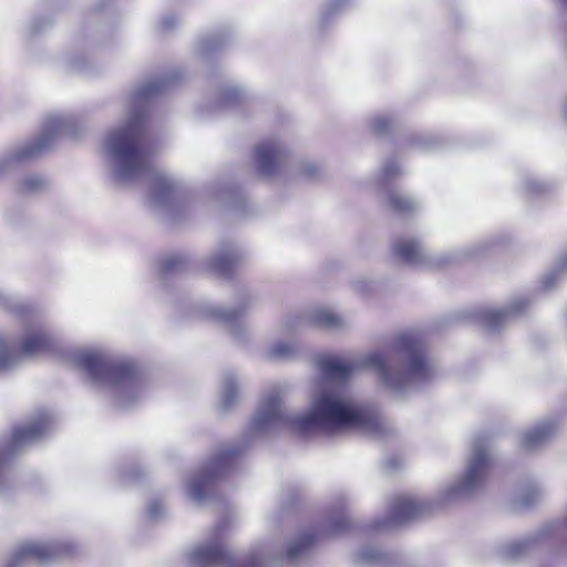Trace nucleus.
Returning a JSON list of instances; mask_svg holds the SVG:
<instances>
[{
    "instance_id": "1",
    "label": "nucleus",
    "mask_w": 567,
    "mask_h": 567,
    "mask_svg": "<svg viewBox=\"0 0 567 567\" xmlns=\"http://www.w3.org/2000/svg\"><path fill=\"white\" fill-rule=\"evenodd\" d=\"M177 71L141 83L128 96L125 122L111 130L103 142L109 178L114 186L127 187L141 181L150 185L148 200L156 209L174 219L183 208L175 181L157 168L146 141L147 104L179 80Z\"/></svg>"
},
{
    "instance_id": "2",
    "label": "nucleus",
    "mask_w": 567,
    "mask_h": 567,
    "mask_svg": "<svg viewBox=\"0 0 567 567\" xmlns=\"http://www.w3.org/2000/svg\"><path fill=\"white\" fill-rule=\"evenodd\" d=\"M74 363L100 385L115 390V405L120 409L132 406L142 394L138 365L126 359H118L102 349H82L72 354Z\"/></svg>"
},
{
    "instance_id": "3",
    "label": "nucleus",
    "mask_w": 567,
    "mask_h": 567,
    "mask_svg": "<svg viewBox=\"0 0 567 567\" xmlns=\"http://www.w3.org/2000/svg\"><path fill=\"white\" fill-rule=\"evenodd\" d=\"M394 352L404 361V368L396 369L390 354L374 352L369 354L363 365L375 370L384 382L401 389L412 381H422L431 377V368L425 358V346L419 333L406 331L394 341Z\"/></svg>"
},
{
    "instance_id": "4",
    "label": "nucleus",
    "mask_w": 567,
    "mask_h": 567,
    "mask_svg": "<svg viewBox=\"0 0 567 567\" xmlns=\"http://www.w3.org/2000/svg\"><path fill=\"white\" fill-rule=\"evenodd\" d=\"M248 450V439L230 443L213 454L199 468L187 474L184 489L196 505H202L213 496V486L219 480L237 471L239 460Z\"/></svg>"
},
{
    "instance_id": "5",
    "label": "nucleus",
    "mask_w": 567,
    "mask_h": 567,
    "mask_svg": "<svg viewBox=\"0 0 567 567\" xmlns=\"http://www.w3.org/2000/svg\"><path fill=\"white\" fill-rule=\"evenodd\" d=\"M0 307L19 316H31V308L20 299L0 292ZM53 347V338L49 330L39 321L32 320L25 328L20 350L8 347L0 338V374L8 373L20 367L25 359L48 352Z\"/></svg>"
},
{
    "instance_id": "6",
    "label": "nucleus",
    "mask_w": 567,
    "mask_h": 567,
    "mask_svg": "<svg viewBox=\"0 0 567 567\" xmlns=\"http://www.w3.org/2000/svg\"><path fill=\"white\" fill-rule=\"evenodd\" d=\"M367 422L365 413L342 402L330 392L321 393L310 413L295 420L293 424L302 436L333 432L346 427H361Z\"/></svg>"
},
{
    "instance_id": "7",
    "label": "nucleus",
    "mask_w": 567,
    "mask_h": 567,
    "mask_svg": "<svg viewBox=\"0 0 567 567\" xmlns=\"http://www.w3.org/2000/svg\"><path fill=\"white\" fill-rule=\"evenodd\" d=\"M80 134L76 118L70 114H54L47 118L41 135L34 141L13 151L0 161V174L12 163L27 162L38 157L59 136L76 137Z\"/></svg>"
},
{
    "instance_id": "8",
    "label": "nucleus",
    "mask_w": 567,
    "mask_h": 567,
    "mask_svg": "<svg viewBox=\"0 0 567 567\" xmlns=\"http://www.w3.org/2000/svg\"><path fill=\"white\" fill-rule=\"evenodd\" d=\"M51 423V415L48 412H41L35 420L14 427L10 440L4 445L0 444V493L10 487L7 473L8 458L44 437L50 431Z\"/></svg>"
},
{
    "instance_id": "9",
    "label": "nucleus",
    "mask_w": 567,
    "mask_h": 567,
    "mask_svg": "<svg viewBox=\"0 0 567 567\" xmlns=\"http://www.w3.org/2000/svg\"><path fill=\"white\" fill-rule=\"evenodd\" d=\"M245 260V246L235 238H221L204 257L203 268L216 278L234 281Z\"/></svg>"
},
{
    "instance_id": "10",
    "label": "nucleus",
    "mask_w": 567,
    "mask_h": 567,
    "mask_svg": "<svg viewBox=\"0 0 567 567\" xmlns=\"http://www.w3.org/2000/svg\"><path fill=\"white\" fill-rule=\"evenodd\" d=\"M246 312L247 298L243 296L238 303L230 308H224L208 301H202L195 307V316L224 322L231 338L239 344H246Z\"/></svg>"
},
{
    "instance_id": "11",
    "label": "nucleus",
    "mask_w": 567,
    "mask_h": 567,
    "mask_svg": "<svg viewBox=\"0 0 567 567\" xmlns=\"http://www.w3.org/2000/svg\"><path fill=\"white\" fill-rule=\"evenodd\" d=\"M69 551L70 545L62 542H27L16 549L6 567H22L29 560L45 564Z\"/></svg>"
},
{
    "instance_id": "12",
    "label": "nucleus",
    "mask_w": 567,
    "mask_h": 567,
    "mask_svg": "<svg viewBox=\"0 0 567 567\" xmlns=\"http://www.w3.org/2000/svg\"><path fill=\"white\" fill-rule=\"evenodd\" d=\"M189 567H248L245 561H237L218 543H203L188 551Z\"/></svg>"
},
{
    "instance_id": "13",
    "label": "nucleus",
    "mask_w": 567,
    "mask_h": 567,
    "mask_svg": "<svg viewBox=\"0 0 567 567\" xmlns=\"http://www.w3.org/2000/svg\"><path fill=\"white\" fill-rule=\"evenodd\" d=\"M492 462L485 446L477 442L463 480L453 488L452 494L473 492L486 481Z\"/></svg>"
},
{
    "instance_id": "14",
    "label": "nucleus",
    "mask_w": 567,
    "mask_h": 567,
    "mask_svg": "<svg viewBox=\"0 0 567 567\" xmlns=\"http://www.w3.org/2000/svg\"><path fill=\"white\" fill-rule=\"evenodd\" d=\"M288 153L276 141L264 142L255 151L258 173L265 177H272L281 173L288 163Z\"/></svg>"
},
{
    "instance_id": "15",
    "label": "nucleus",
    "mask_w": 567,
    "mask_h": 567,
    "mask_svg": "<svg viewBox=\"0 0 567 567\" xmlns=\"http://www.w3.org/2000/svg\"><path fill=\"white\" fill-rule=\"evenodd\" d=\"M430 507V504L426 502L409 495H398L391 503L389 523L396 525L420 518Z\"/></svg>"
},
{
    "instance_id": "16",
    "label": "nucleus",
    "mask_w": 567,
    "mask_h": 567,
    "mask_svg": "<svg viewBox=\"0 0 567 567\" xmlns=\"http://www.w3.org/2000/svg\"><path fill=\"white\" fill-rule=\"evenodd\" d=\"M188 262V257L182 252L163 257L157 268L158 280L163 287H167L171 279L182 274L187 268Z\"/></svg>"
},
{
    "instance_id": "17",
    "label": "nucleus",
    "mask_w": 567,
    "mask_h": 567,
    "mask_svg": "<svg viewBox=\"0 0 567 567\" xmlns=\"http://www.w3.org/2000/svg\"><path fill=\"white\" fill-rule=\"evenodd\" d=\"M238 378L235 372H225L220 382V393L218 400V411L220 413L229 412L238 402Z\"/></svg>"
},
{
    "instance_id": "18",
    "label": "nucleus",
    "mask_w": 567,
    "mask_h": 567,
    "mask_svg": "<svg viewBox=\"0 0 567 567\" xmlns=\"http://www.w3.org/2000/svg\"><path fill=\"white\" fill-rule=\"evenodd\" d=\"M318 365L322 374L332 381H348L355 368L332 355L320 357Z\"/></svg>"
},
{
    "instance_id": "19",
    "label": "nucleus",
    "mask_w": 567,
    "mask_h": 567,
    "mask_svg": "<svg viewBox=\"0 0 567 567\" xmlns=\"http://www.w3.org/2000/svg\"><path fill=\"white\" fill-rule=\"evenodd\" d=\"M245 97V92L241 87L233 83L224 84L216 96L215 110L226 111L237 107Z\"/></svg>"
},
{
    "instance_id": "20",
    "label": "nucleus",
    "mask_w": 567,
    "mask_h": 567,
    "mask_svg": "<svg viewBox=\"0 0 567 567\" xmlns=\"http://www.w3.org/2000/svg\"><path fill=\"white\" fill-rule=\"evenodd\" d=\"M320 533L317 528L303 532L292 544H290L286 551L288 560H295L301 554L311 548L319 539Z\"/></svg>"
},
{
    "instance_id": "21",
    "label": "nucleus",
    "mask_w": 567,
    "mask_h": 567,
    "mask_svg": "<svg viewBox=\"0 0 567 567\" xmlns=\"http://www.w3.org/2000/svg\"><path fill=\"white\" fill-rule=\"evenodd\" d=\"M209 193L229 206L238 205L239 188L233 182L216 183L209 187Z\"/></svg>"
},
{
    "instance_id": "22",
    "label": "nucleus",
    "mask_w": 567,
    "mask_h": 567,
    "mask_svg": "<svg viewBox=\"0 0 567 567\" xmlns=\"http://www.w3.org/2000/svg\"><path fill=\"white\" fill-rule=\"evenodd\" d=\"M393 250L402 261L414 264L420 259V246L415 240L399 239L395 241Z\"/></svg>"
},
{
    "instance_id": "23",
    "label": "nucleus",
    "mask_w": 567,
    "mask_h": 567,
    "mask_svg": "<svg viewBox=\"0 0 567 567\" xmlns=\"http://www.w3.org/2000/svg\"><path fill=\"white\" fill-rule=\"evenodd\" d=\"M554 433V426L550 423H544L537 425L529 432H527L523 437V445L526 449L535 447L538 444L543 443L546 439L551 436Z\"/></svg>"
},
{
    "instance_id": "24",
    "label": "nucleus",
    "mask_w": 567,
    "mask_h": 567,
    "mask_svg": "<svg viewBox=\"0 0 567 567\" xmlns=\"http://www.w3.org/2000/svg\"><path fill=\"white\" fill-rule=\"evenodd\" d=\"M45 179L39 175H30L22 179L20 190L23 194H33L43 189Z\"/></svg>"
},
{
    "instance_id": "25",
    "label": "nucleus",
    "mask_w": 567,
    "mask_h": 567,
    "mask_svg": "<svg viewBox=\"0 0 567 567\" xmlns=\"http://www.w3.org/2000/svg\"><path fill=\"white\" fill-rule=\"evenodd\" d=\"M506 317V310L486 309L481 313L482 321L491 328L501 326L505 321Z\"/></svg>"
},
{
    "instance_id": "26",
    "label": "nucleus",
    "mask_w": 567,
    "mask_h": 567,
    "mask_svg": "<svg viewBox=\"0 0 567 567\" xmlns=\"http://www.w3.org/2000/svg\"><path fill=\"white\" fill-rule=\"evenodd\" d=\"M313 321L321 328H336L341 323V319L337 315L324 310L318 311L313 317Z\"/></svg>"
},
{
    "instance_id": "27",
    "label": "nucleus",
    "mask_w": 567,
    "mask_h": 567,
    "mask_svg": "<svg viewBox=\"0 0 567 567\" xmlns=\"http://www.w3.org/2000/svg\"><path fill=\"white\" fill-rule=\"evenodd\" d=\"M389 205L391 209L396 213H408L413 208L411 200L399 194H392L389 197Z\"/></svg>"
},
{
    "instance_id": "28",
    "label": "nucleus",
    "mask_w": 567,
    "mask_h": 567,
    "mask_svg": "<svg viewBox=\"0 0 567 567\" xmlns=\"http://www.w3.org/2000/svg\"><path fill=\"white\" fill-rule=\"evenodd\" d=\"M350 528V522L344 515L333 519L328 526L326 533L329 535H338Z\"/></svg>"
},
{
    "instance_id": "29",
    "label": "nucleus",
    "mask_w": 567,
    "mask_h": 567,
    "mask_svg": "<svg viewBox=\"0 0 567 567\" xmlns=\"http://www.w3.org/2000/svg\"><path fill=\"white\" fill-rule=\"evenodd\" d=\"M221 45V41L218 37H209L202 39L198 42V51L200 54H207Z\"/></svg>"
},
{
    "instance_id": "30",
    "label": "nucleus",
    "mask_w": 567,
    "mask_h": 567,
    "mask_svg": "<svg viewBox=\"0 0 567 567\" xmlns=\"http://www.w3.org/2000/svg\"><path fill=\"white\" fill-rule=\"evenodd\" d=\"M164 505L159 501L152 499L147 504V516L154 520L159 519L164 515Z\"/></svg>"
},
{
    "instance_id": "31",
    "label": "nucleus",
    "mask_w": 567,
    "mask_h": 567,
    "mask_svg": "<svg viewBox=\"0 0 567 567\" xmlns=\"http://www.w3.org/2000/svg\"><path fill=\"white\" fill-rule=\"evenodd\" d=\"M391 127V120L386 116H378L372 122V130L377 134L386 132Z\"/></svg>"
},
{
    "instance_id": "32",
    "label": "nucleus",
    "mask_w": 567,
    "mask_h": 567,
    "mask_svg": "<svg viewBox=\"0 0 567 567\" xmlns=\"http://www.w3.org/2000/svg\"><path fill=\"white\" fill-rule=\"evenodd\" d=\"M176 24V19L174 16H165L161 21V27L164 31H168L174 28Z\"/></svg>"
},
{
    "instance_id": "33",
    "label": "nucleus",
    "mask_w": 567,
    "mask_h": 567,
    "mask_svg": "<svg viewBox=\"0 0 567 567\" xmlns=\"http://www.w3.org/2000/svg\"><path fill=\"white\" fill-rule=\"evenodd\" d=\"M291 352V348L289 346H286V344H277L275 348H274V353L277 355V357H286L288 355L289 353Z\"/></svg>"
},
{
    "instance_id": "34",
    "label": "nucleus",
    "mask_w": 567,
    "mask_h": 567,
    "mask_svg": "<svg viewBox=\"0 0 567 567\" xmlns=\"http://www.w3.org/2000/svg\"><path fill=\"white\" fill-rule=\"evenodd\" d=\"M141 475H142V474L137 471V468H135V467H134V468L130 470L128 472H125V473L123 474V478H124L125 481H135V480H137Z\"/></svg>"
},
{
    "instance_id": "35",
    "label": "nucleus",
    "mask_w": 567,
    "mask_h": 567,
    "mask_svg": "<svg viewBox=\"0 0 567 567\" xmlns=\"http://www.w3.org/2000/svg\"><path fill=\"white\" fill-rule=\"evenodd\" d=\"M31 29H32V33H38V32L42 31L44 29V27L40 25V22L37 20V21H33Z\"/></svg>"
},
{
    "instance_id": "36",
    "label": "nucleus",
    "mask_w": 567,
    "mask_h": 567,
    "mask_svg": "<svg viewBox=\"0 0 567 567\" xmlns=\"http://www.w3.org/2000/svg\"><path fill=\"white\" fill-rule=\"evenodd\" d=\"M250 567H256V559L250 555Z\"/></svg>"
},
{
    "instance_id": "37",
    "label": "nucleus",
    "mask_w": 567,
    "mask_h": 567,
    "mask_svg": "<svg viewBox=\"0 0 567 567\" xmlns=\"http://www.w3.org/2000/svg\"><path fill=\"white\" fill-rule=\"evenodd\" d=\"M75 69L80 70V71H84V66L80 65V64H75L73 65Z\"/></svg>"
},
{
    "instance_id": "38",
    "label": "nucleus",
    "mask_w": 567,
    "mask_h": 567,
    "mask_svg": "<svg viewBox=\"0 0 567 567\" xmlns=\"http://www.w3.org/2000/svg\"><path fill=\"white\" fill-rule=\"evenodd\" d=\"M565 3H567V0H563Z\"/></svg>"
}]
</instances>
